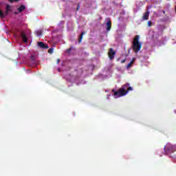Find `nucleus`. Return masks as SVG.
I'll return each mask as SVG.
<instances>
[{
    "label": "nucleus",
    "instance_id": "obj_11",
    "mask_svg": "<svg viewBox=\"0 0 176 176\" xmlns=\"http://www.w3.org/2000/svg\"><path fill=\"white\" fill-rule=\"evenodd\" d=\"M38 46L41 49H45V44L43 42H38Z\"/></svg>",
    "mask_w": 176,
    "mask_h": 176
},
{
    "label": "nucleus",
    "instance_id": "obj_7",
    "mask_svg": "<svg viewBox=\"0 0 176 176\" xmlns=\"http://www.w3.org/2000/svg\"><path fill=\"white\" fill-rule=\"evenodd\" d=\"M111 28H112V22L111 21V20H109L107 22V30L108 31H111Z\"/></svg>",
    "mask_w": 176,
    "mask_h": 176
},
{
    "label": "nucleus",
    "instance_id": "obj_18",
    "mask_svg": "<svg viewBox=\"0 0 176 176\" xmlns=\"http://www.w3.org/2000/svg\"><path fill=\"white\" fill-rule=\"evenodd\" d=\"M126 63V59H123L121 60V64H124Z\"/></svg>",
    "mask_w": 176,
    "mask_h": 176
},
{
    "label": "nucleus",
    "instance_id": "obj_16",
    "mask_svg": "<svg viewBox=\"0 0 176 176\" xmlns=\"http://www.w3.org/2000/svg\"><path fill=\"white\" fill-rule=\"evenodd\" d=\"M147 24L148 27H152V22L151 21H148Z\"/></svg>",
    "mask_w": 176,
    "mask_h": 176
},
{
    "label": "nucleus",
    "instance_id": "obj_19",
    "mask_svg": "<svg viewBox=\"0 0 176 176\" xmlns=\"http://www.w3.org/2000/svg\"><path fill=\"white\" fill-rule=\"evenodd\" d=\"M45 49H49V45H45Z\"/></svg>",
    "mask_w": 176,
    "mask_h": 176
},
{
    "label": "nucleus",
    "instance_id": "obj_23",
    "mask_svg": "<svg viewBox=\"0 0 176 176\" xmlns=\"http://www.w3.org/2000/svg\"><path fill=\"white\" fill-rule=\"evenodd\" d=\"M163 13H164V14H166V11L164 10V11H163Z\"/></svg>",
    "mask_w": 176,
    "mask_h": 176
},
{
    "label": "nucleus",
    "instance_id": "obj_12",
    "mask_svg": "<svg viewBox=\"0 0 176 176\" xmlns=\"http://www.w3.org/2000/svg\"><path fill=\"white\" fill-rule=\"evenodd\" d=\"M134 64V58L128 64L127 68H131V65Z\"/></svg>",
    "mask_w": 176,
    "mask_h": 176
},
{
    "label": "nucleus",
    "instance_id": "obj_22",
    "mask_svg": "<svg viewBox=\"0 0 176 176\" xmlns=\"http://www.w3.org/2000/svg\"><path fill=\"white\" fill-rule=\"evenodd\" d=\"M60 59H57V64H59L60 63Z\"/></svg>",
    "mask_w": 176,
    "mask_h": 176
},
{
    "label": "nucleus",
    "instance_id": "obj_5",
    "mask_svg": "<svg viewBox=\"0 0 176 176\" xmlns=\"http://www.w3.org/2000/svg\"><path fill=\"white\" fill-rule=\"evenodd\" d=\"M116 54V52L113 50V48H110L109 50L108 56L110 60H113V58H115Z\"/></svg>",
    "mask_w": 176,
    "mask_h": 176
},
{
    "label": "nucleus",
    "instance_id": "obj_17",
    "mask_svg": "<svg viewBox=\"0 0 176 176\" xmlns=\"http://www.w3.org/2000/svg\"><path fill=\"white\" fill-rule=\"evenodd\" d=\"M71 50H72V47L67 49V53H70V52H71Z\"/></svg>",
    "mask_w": 176,
    "mask_h": 176
},
{
    "label": "nucleus",
    "instance_id": "obj_4",
    "mask_svg": "<svg viewBox=\"0 0 176 176\" xmlns=\"http://www.w3.org/2000/svg\"><path fill=\"white\" fill-rule=\"evenodd\" d=\"M10 12H12V6H10V5L9 4H7L6 6V11L4 13L0 9V17H1V19H3V17H6V16H8V14H9Z\"/></svg>",
    "mask_w": 176,
    "mask_h": 176
},
{
    "label": "nucleus",
    "instance_id": "obj_21",
    "mask_svg": "<svg viewBox=\"0 0 176 176\" xmlns=\"http://www.w3.org/2000/svg\"><path fill=\"white\" fill-rule=\"evenodd\" d=\"M79 8H80V4L78 5L77 10H79Z\"/></svg>",
    "mask_w": 176,
    "mask_h": 176
},
{
    "label": "nucleus",
    "instance_id": "obj_6",
    "mask_svg": "<svg viewBox=\"0 0 176 176\" xmlns=\"http://www.w3.org/2000/svg\"><path fill=\"white\" fill-rule=\"evenodd\" d=\"M21 37L22 38V41L24 42V43H27L28 42V38H27V35H25L24 32H21Z\"/></svg>",
    "mask_w": 176,
    "mask_h": 176
},
{
    "label": "nucleus",
    "instance_id": "obj_1",
    "mask_svg": "<svg viewBox=\"0 0 176 176\" xmlns=\"http://www.w3.org/2000/svg\"><path fill=\"white\" fill-rule=\"evenodd\" d=\"M129 86H130V83H126L122 85V87L118 91L113 89V93H114L115 97H123L124 96H126V94H127V93H129L130 91L133 90V87Z\"/></svg>",
    "mask_w": 176,
    "mask_h": 176
},
{
    "label": "nucleus",
    "instance_id": "obj_8",
    "mask_svg": "<svg viewBox=\"0 0 176 176\" xmlns=\"http://www.w3.org/2000/svg\"><path fill=\"white\" fill-rule=\"evenodd\" d=\"M148 19H149V11H146L142 16V20L145 21V20H148Z\"/></svg>",
    "mask_w": 176,
    "mask_h": 176
},
{
    "label": "nucleus",
    "instance_id": "obj_2",
    "mask_svg": "<svg viewBox=\"0 0 176 176\" xmlns=\"http://www.w3.org/2000/svg\"><path fill=\"white\" fill-rule=\"evenodd\" d=\"M131 47L135 54H137V53H138L140 50H141V49L142 48V44L140 42L139 35H136L133 38Z\"/></svg>",
    "mask_w": 176,
    "mask_h": 176
},
{
    "label": "nucleus",
    "instance_id": "obj_3",
    "mask_svg": "<svg viewBox=\"0 0 176 176\" xmlns=\"http://www.w3.org/2000/svg\"><path fill=\"white\" fill-rule=\"evenodd\" d=\"M164 151L166 153H174V152H176V145L167 143L164 146Z\"/></svg>",
    "mask_w": 176,
    "mask_h": 176
},
{
    "label": "nucleus",
    "instance_id": "obj_13",
    "mask_svg": "<svg viewBox=\"0 0 176 176\" xmlns=\"http://www.w3.org/2000/svg\"><path fill=\"white\" fill-rule=\"evenodd\" d=\"M54 50V48L51 47V48L49 49L48 53H49L50 54H52Z\"/></svg>",
    "mask_w": 176,
    "mask_h": 176
},
{
    "label": "nucleus",
    "instance_id": "obj_14",
    "mask_svg": "<svg viewBox=\"0 0 176 176\" xmlns=\"http://www.w3.org/2000/svg\"><path fill=\"white\" fill-rule=\"evenodd\" d=\"M30 60H31V61H35V56L32 55V56H30Z\"/></svg>",
    "mask_w": 176,
    "mask_h": 176
},
{
    "label": "nucleus",
    "instance_id": "obj_9",
    "mask_svg": "<svg viewBox=\"0 0 176 176\" xmlns=\"http://www.w3.org/2000/svg\"><path fill=\"white\" fill-rule=\"evenodd\" d=\"M23 10H25V6L24 5H21L20 7L18 8V11L19 13H21Z\"/></svg>",
    "mask_w": 176,
    "mask_h": 176
},
{
    "label": "nucleus",
    "instance_id": "obj_10",
    "mask_svg": "<svg viewBox=\"0 0 176 176\" xmlns=\"http://www.w3.org/2000/svg\"><path fill=\"white\" fill-rule=\"evenodd\" d=\"M85 32H82L79 38H78V43H80L82 42V40L83 39V35L85 34Z\"/></svg>",
    "mask_w": 176,
    "mask_h": 176
},
{
    "label": "nucleus",
    "instance_id": "obj_20",
    "mask_svg": "<svg viewBox=\"0 0 176 176\" xmlns=\"http://www.w3.org/2000/svg\"><path fill=\"white\" fill-rule=\"evenodd\" d=\"M14 1L17 2L19 0H10V2H14Z\"/></svg>",
    "mask_w": 176,
    "mask_h": 176
},
{
    "label": "nucleus",
    "instance_id": "obj_24",
    "mask_svg": "<svg viewBox=\"0 0 176 176\" xmlns=\"http://www.w3.org/2000/svg\"><path fill=\"white\" fill-rule=\"evenodd\" d=\"M167 1H170V0H167Z\"/></svg>",
    "mask_w": 176,
    "mask_h": 176
},
{
    "label": "nucleus",
    "instance_id": "obj_15",
    "mask_svg": "<svg viewBox=\"0 0 176 176\" xmlns=\"http://www.w3.org/2000/svg\"><path fill=\"white\" fill-rule=\"evenodd\" d=\"M36 34H37L38 36H41V35H42V32L41 31H37Z\"/></svg>",
    "mask_w": 176,
    "mask_h": 176
}]
</instances>
